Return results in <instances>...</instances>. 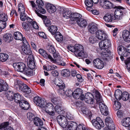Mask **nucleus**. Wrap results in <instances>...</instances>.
<instances>
[{
	"label": "nucleus",
	"mask_w": 130,
	"mask_h": 130,
	"mask_svg": "<svg viewBox=\"0 0 130 130\" xmlns=\"http://www.w3.org/2000/svg\"><path fill=\"white\" fill-rule=\"evenodd\" d=\"M57 121L59 125L64 128L67 126V130H76L77 124L72 121L67 122L66 118L63 115H59L57 118Z\"/></svg>",
	"instance_id": "obj_1"
},
{
	"label": "nucleus",
	"mask_w": 130,
	"mask_h": 130,
	"mask_svg": "<svg viewBox=\"0 0 130 130\" xmlns=\"http://www.w3.org/2000/svg\"><path fill=\"white\" fill-rule=\"evenodd\" d=\"M34 103L38 106L43 109V111H45V110H54V107L53 105L51 103H46L40 97L37 96L34 98L33 99Z\"/></svg>",
	"instance_id": "obj_2"
},
{
	"label": "nucleus",
	"mask_w": 130,
	"mask_h": 130,
	"mask_svg": "<svg viewBox=\"0 0 130 130\" xmlns=\"http://www.w3.org/2000/svg\"><path fill=\"white\" fill-rule=\"evenodd\" d=\"M29 2L32 8L34 9L35 8H36L35 12L37 15V13H39V12L42 14L45 13V10L41 7V6H42L44 4L41 0H36V3L37 5L35 4L33 1H30Z\"/></svg>",
	"instance_id": "obj_3"
},
{
	"label": "nucleus",
	"mask_w": 130,
	"mask_h": 130,
	"mask_svg": "<svg viewBox=\"0 0 130 130\" xmlns=\"http://www.w3.org/2000/svg\"><path fill=\"white\" fill-rule=\"evenodd\" d=\"M114 11V15L116 20H120L123 15L125 8L121 6H117Z\"/></svg>",
	"instance_id": "obj_4"
},
{
	"label": "nucleus",
	"mask_w": 130,
	"mask_h": 130,
	"mask_svg": "<svg viewBox=\"0 0 130 130\" xmlns=\"http://www.w3.org/2000/svg\"><path fill=\"white\" fill-rule=\"evenodd\" d=\"M91 122L93 125L98 129H100L104 126L103 121L99 117H97L96 119H93Z\"/></svg>",
	"instance_id": "obj_5"
},
{
	"label": "nucleus",
	"mask_w": 130,
	"mask_h": 130,
	"mask_svg": "<svg viewBox=\"0 0 130 130\" xmlns=\"http://www.w3.org/2000/svg\"><path fill=\"white\" fill-rule=\"evenodd\" d=\"M75 54L77 57H81L84 56L85 52L84 51V47L82 45L75 44Z\"/></svg>",
	"instance_id": "obj_6"
},
{
	"label": "nucleus",
	"mask_w": 130,
	"mask_h": 130,
	"mask_svg": "<svg viewBox=\"0 0 130 130\" xmlns=\"http://www.w3.org/2000/svg\"><path fill=\"white\" fill-rule=\"evenodd\" d=\"M13 66L16 71L21 72H23L26 68L25 64L21 62L14 63Z\"/></svg>",
	"instance_id": "obj_7"
},
{
	"label": "nucleus",
	"mask_w": 130,
	"mask_h": 130,
	"mask_svg": "<svg viewBox=\"0 0 130 130\" xmlns=\"http://www.w3.org/2000/svg\"><path fill=\"white\" fill-rule=\"evenodd\" d=\"M111 44L108 38L102 40L99 43V46L101 50L109 48Z\"/></svg>",
	"instance_id": "obj_8"
},
{
	"label": "nucleus",
	"mask_w": 130,
	"mask_h": 130,
	"mask_svg": "<svg viewBox=\"0 0 130 130\" xmlns=\"http://www.w3.org/2000/svg\"><path fill=\"white\" fill-rule=\"evenodd\" d=\"M54 84L56 85L57 88L59 89V92L61 90L63 91V92H64V89L65 87V85L60 79L58 78L55 79L54 81Z\"/></svg>",
	"instance_id": "obj_9"
},
{
	"label": "nucleus",
	"mask_w": 130,
	"mask_h": 130,
	"mask_svg": "<svg viewBox=\"0 0 130 130\" xmlns=\"http://www.w3.org/2000/svg\"><path fill=\"white\" fill-rule=\"evenodd\" d=\"M102 102L103 101H101L99 104H99V108L100 111L102 114L105 116H107L108 114V107Z\"/></svg>",
	"instance_id": "obj_10"
},
{
	"label": "nucleus",
	"mask_w": 130,
	"mask_h": 130,
	"mask_svg": "<svg viewBox=\"0 0 130 130\" xmlns=\"http://www.w3.org/2000/svg\"><path fill=\"white\" fill-rule=\"evenodd\" d=\"M100 3L101 6L106 9H110L113 6L112 3L106 0H101Z\"/></svg>",
	"instance_id": "obj_11"
},
{
	"label": "nucleus",
	"mask_w": 130,
	"mask_h": 130,
	"mask_svg": "<svg viewBox=\"0 0 130 130\" xmlns=\"http://www.w3.org/2000/svg\"><path fill=\"white\" fill-rule=\"evenodd\" d=\"M95 35L96 37L100 40H103L108 38L107 35L104 31L100 30L96 31Z\"/></svg>",
	"instance_id": "obj_12"
},
{
	"label": "nucleus",
	"mask_w": 130,
	"mask_h": 130,
	"mask_svg": "<svg viewBox=\"0 0 130 130\" xmlns=\"http://www.w3.org/2000/svg\"><path fill=\"white\" fill-rule=\"evenodd\" d=\"M94 66L99 69H101L104 67V64L102 60L99 58L94 59L93 62Z\"/></svg>",
	"instance_id": "obj_13"
},
{
	"label": "nucleus",
	"mask_w": 130,
	"mask_h": 130,
	"mask_svg": "<svg viewBox=\"0 0 130 130\" xmlns=\"http://www.w3.org/2000/svg\"><path fill=\"white\" fill-rule=\"evenodd\" d=\"M27 64L29 68L32 69L36 67L34 61V58L32 55H30L27 59Z\"/></svg>",
	"instance_id": "obj_14"
},
{
	"label": "nucleus",
	"mask_w": 130,
	"mask_h": 130,
	"mask_svg": "<svg viewBox=\"0 0 130 130\" xmlns=\"http://www.w3.org/2000/svg\"><path fill=\"white\" fill-rule=\"evenodd\" d=\"M92 94L90 93H87L85 95V101L88 103L93 104L94 102Z\"/></svg>",
	"instance_id": "obj_15"
},
{
	"label": "nucleus",
	"mask_w": 130,
	"mask_h": 130,
	"mask_svg": "<svg viewBox=\"0 0 130 130\" xmlns=\"http://www.w3.org/2000/svg\"><path fill=\"white\" fill-rule=\"evenodd\" d=\"M104 19L106 22H112L116 20L113 13L106 14L104 17Z\"/></svg>",
	"instance_id": "obj_16"
},
{
	"label": "nucleus",
	"mask_w": 130,
	"mask_h": 130,
	"mask_svg": "<svg viewBox=\"0 0 130 130\" xmlns=\"http://www.w3.org/2000/svg\"><path fill=\"white\" fill-rule=\"evenodd\" d=\"M19 91H21L27 94L31 93V90L30 88L26 85L23 83L20 86Z\"/></svg>",
	"instance_id": "obj_17"
},
{
	"label": "nucleus",
	"mask_w": 130,
	"mask_h": 130,
	"mask_svg": "<svg viewBox=\"0 0 130 130\" xmlns=\"http://www.w3.org/2000/svg\"><path fill=\"white\" fill-rule=\"evenodd\" d=\"M101 50H102L101 54V57L104 60H108L109 58V55H110L108 48L102 49Z\"/></svg>",
	"instance_id": "obj_18"
},
{
	"label": "nucleus",
	"mask_w": 130,
	"mask_h": 130,
	"mask_svg": "<svg viewBox=\"0 0 130 130\" xmlns=\"http://www.w3.org/2000/svg\"><path fill=\"white\" fill-rule=\"evenodd\" d=\"M19 103V105L21 108L22 109L27 110L29 108V105L28 102L24 100V99Z\"/></svg>",
	"instance_id": "obj_19"
},
{
	"label": "nucleus",
	"mask_w": 130,
	"mask_h": 130,
	"mask_svg": "<svg viewBox=\"0 0 130 130\" xmlns=\"http://www.w3.org/2000/svg\"><path fill=\"white\" fill-rule=\"evenodd\" d=\"M0 81L2 83H0V92L7 90L8 89V86L6 81L2 79L0 80Z\"/></svg>",
	"instance_id": "obj_20"
},
{
	"label": "nucleus",
	"mask_w": 130,
	"mask_h": 130,
	"mask_svg": "<svg viewBox=\"0 0 130 130\" xmlns=\"http://www.w3.org/2000/svg\"><path fill=\"white\" fill-rule=\"evenodd\" d=\"M38 15L43 20L44 23L46 27H48L51 24L50 20L47 18L46 16H44L40 13H37Z\"/></svg>",
	"instance_id": "obj_21"
},
{
	"label": "nucleus",
	"mask_w": 130,
	"mask_h": 130,
	"mask_svg": "<svg viewBox=\"0 0 130 130\" xmlns=\"http://www.w3.org/2000/svg\"><path fill=\"white\" fill-rule=\"evenodd\" d=\"M83 93V90L80 88L76 89L73 92V96L76 99L79 98L80 95Z\"/></svg>",
	"instance_id": "obj_22"
},
{
	"label": "nucleus",
	"mask_w": 130,
	"mask_h": 130,
	"mask_svg": "<svg viewBox=\"0 0 130 130\" xmlns=\"http://www.w3.org/2000/svg\"><path fill=\"white\" fill-rule=\"evenodd\" d=\"M22 52L24 54L26 55H30L32 53V52L30 47L28 45L26 46L23 45L21 47Z\"/></svg>",
	"instance_id": "obj_23"
},
{
	"label": "nucleus",
	"mask_w": 130,
	"mask_h": 130,
	"mask_svg": "<svg viewBox=\"0 0 130 130\" xmlns=\"http://www.w3.org/2000/svg\"><path fill=\"white\" fill-rule=\"evenodd\" d=\"M62 58H61L59 59V57L58 59H54L52 57L50 61L53 63H57L62 66H65L66 64L62 61Z\"/></svg>",
	"instance_id": "obj_24"
},
{
	"label": "nucleus",
	"mask_w": 130,
	"mask_h": 130,
	"mask_svg": "<svg viewBox=\"0 0 130 130\" xmlns=\"http://www.w3.org/2000/svg\"><path fill=\"white\" fill-rule=\"evenodd\" d=\"M89 31L92 34H94L97 29L96 24L91 23L89 25L88 27Z\"/></svg>",
	"instance_id": "obj_25"
},
{
	"label": "nucleus",
	"mask_w": 130,
	"mask_h": 130,
	"mask_svg": "<svg viewBox=\"0 0 130 130\" xmlns=\"http://www.w3.org/2000/svg\"><path fill=\"white\" fill-rule=\"evenodd\" d=\"M122 36L125 40L128 42H130V32L127 30H123Z\"/></svg>",
	"instance_id": "obj_26"
},
{
	"label": "nucleus",
	"mask_w": 130,
	"mask_h": 130,
	"mask_svg": "<svg viewBox=\"0 0 130 130\" xmlns=\"http://www.w3.org/2000/svg\"><path fill=\"white\" fill-rule=\"evenodd\" d=\"M20 18L23 21H26V22L29 23L31 22L32 21V19L27 15L25 13L20 14Z\"/></svg>",
	"instance_id": "obj_27"
},
{
	"label": "nucleus",
	"mask_w": 130,
	"mask_h": 130,
	"mask_svg": "<svg viewBox=\"0 0 130 130\" xmlns=\"http://www.w3.org/2000/svg\"><path fill=\"white\" fill-rule=\"evenodd\" d=\"M47 11L50 13H54L56 11V7L51 4H47L46 6Z\"/></svg>",
	"instance_id": "obj_28"
},
{
	"label": "nucleus",
	"mask_w": 130,
	"mask_h": 130,
	"mask_svg": "<svg viewBox=\"0 0 130 130\" xmlns=\"http://www.w3.org/2000/svg\"><path fill=\"white\" fill-rule=\"evenodd\" d=\"M76 23L79 26L82 27H85L87 25L86 20L83 18H81L79 20H77Z\"/></svg>",
	"instance_id": "obj_29"
},
{
	"label": "nucleus",
	"mask_w": 130,
	"mask_h": 130,
	"mask_svg": "<svg viewBox=\"0 0 130 130\" xmlns=\"http://www.w3.org/2000/svg\"><path fill=\"white\" fill-rule=\"evenodd\" d=\"M39 52L40 54L46 59H49L51 60L52 58V57L50 55L48 54L45 51L42 49H40L39 50Z\"/></svg>",
	"instance_id": "obj_30"
},
{
	"label": "nucleus",
	"mask_w": 130,
	"mask_h": 130,
	"mask_svg": "<svg viewBox=\"0 0 130 130\" xmlns=\"http://www.w3.org/2000/svg\"><path fill=\"white\" fill-rule=\"evenodd\" d=\"M14 99V101L17 103H19L21 100L23 99L22 96L18 93H15L13 95Z\"/></svg>",
	"instance_id": "obj_31"
},
{
	"label": "nucleus",
	"mask_w": 130,
	"mask_h": 130,
	"mask_svg": "<svg viewBox=\"0 0 130 130\" xmlns=\"http://www.w3.org/2000/svg\"><path fill=\"white\" fill-rule=\"evenodd\" d=\"M122 125L125 127L130 125V118L127 117L123 119L121 121Z\"/></svg>",
	"instance_id": "obj_32"
},
{
	"label": "nucleus",
	"mask_w": 130,
	"mask_h": 130,
	"mask_svg": "<svg viewBox=\"0 0 130 130\" xmlns=\"http://www.w3.org/2000/svg\"><path fill=\"white\" fill-rule=\"evenodd\" d=\"M62 13L63 17L67 19L70 18L72 14L71 11L68 9H64Z\"/></svg>",
	"instance_id": "obj_33"
},
{
	"label": "nucleus",
	"mask_w": 130,
	"mask_h": 130,
	"mask_svg": "<svg viewBox=\"0 0 130 130\" xmlns=\"http://www.w3.org/2000/svg\"><path fill=\"white\" fill-rule=\"evenodd\" d=\"M34 123L35 125L38 126H42L43 124L42 120L37 117H36L34 118Z\"/></svg>",
	"instance_id": "obj_34"
},
{
	"label": "nucleus",
	"mask_w": 130,
	"mask_h": 130,
	"mask_svg": "<svg viewBox=\"0 0 130 130\" xmlns=\"http://www.w3.org/2000/svg\"><path fill=\"white\" fill-rule=\"evenodd\" d=\"M95 99H96V105L94 106V108L96 107V106H97V104H99L100 102H101L102 101L101 96L100 93L98 91H96L95 92Z\"/></svg>",
	"instance_id": "obj_35"
},
{
	"label": "nucleus",
	"mask_w": 130,
	"mask_h": 130,
	"mask_svg": "<svg viewBox=\"0 0 130 130\" xmlns=\"http://www.w3.org/2000/svg\"><path fill=\"white\" fill-rule=\"evenodd\" d=\"M31 22L26 23V22H23L22 23V26L23 28L25 30L28 31L29 29L31 26Z\"/></svg>",
	"instance_id": "obj_36"
},
{
	"label": "nucleus",
	"mask_w": 130,
	"mask_h": 130,
	"mask_svg": "<svg viewBox=\"0 0 130 130\" xmlns=\"http://www.w3.org/2000/svg\"><path fill=\"white\" fill-rule=\"evenodd\" d=\"M3 39L5 42H9L12 40L13 37L11 35L6 34L4 35Z\"/></svg>",
	"instance_id": "obj_37"
},
{
	"label": "nucleus",
	"mask_w": 130,
	"mask_h": 130,
	"mask_svg": "<svg viewBox=\"0 0 130 130\" xmlns=\"http://www.w3.org/2000/svg\"><path fill=\"white\" fill-rule=\"evenodd\" d=\"M48 30L52 34L54 35L57 32L58 29L55 26L51 25L48 27Z\"/></svg>",
	"instance_id": "obj_38"
},
{
	"label": "nucleus",
	"mask_w": 130,
	"mask_h": 130,
	"mask_svg": "<svg viewBox=\"0 0 130 130\" xmlns=\"http://www.w3.org/2000/svg\"><path fill=\"white\" fill-rule=\"evenodd\" d=\"M122 93L119 89L116 90L115 92V95L116 99L117 100H120L122 98Z\"/></svg>",
	"instance_id": "obj_39"
},
{
	"label": "nucleus",
	"mask_w": 130,
	"mask_h": 130,
	"mask_svg": "<svg viewBox=\"0 0 130 130\" xmlns=\"http://www.w3.org/2000/svg\"><path fill=\"white\" fill-rule=\"evenodd\" d=\"M105 124L107 126L110 127L114 126L111 118L107 117L105 119Z\"/></svg>",
	"instance_id": "obj_40"
},
{
	"label": "nucleus",
	"mask_w": 130,
	"mask_h": 130,
	"mask_svg": "<svg viewBox=\"0 0 130 130\" xmlns=\"http://www.w3.org/2000/svg\"><path fill=\"white\" fill-rule=\"evenodd\" d=\"M32 69L30 68H26L23 73L25 74L28 76H33Z\"/></svg>",
	"instance_id": "obj_41"
},
{
	"label": "nucleus",
	"mask_w": 130,
	"mask_h": 130,
	"mask_svg": "<svg viewBox=\"0 0 130 130\" xmlns=\"http://www.w3.org/2000/svg\"><path fill=\"white\" fill-rule=\"evenodd\" d=\"M18 9L20 14L25 13V8L24 6L21 3L18 4Z\"/></svg>",
	"instance_id": "obj_42"
},
{
	"label": "nucleus",
	"mask_w": 130,
	"mask_h": 130,
	"mask_svg": "<svg viewBox=\"0 0 130 130\" xmlns=\"http://www.w3.org/2000/svg\"><path fill=\"white\" fill-rule=\"evenodd\" d=\"M118 53L120 56L123 55L124 57H126L128 56V52L130 53V46L127 49V52L126 50H124V52L121 51H117Z\"/></svg>",
	"instance_id": "obj_43"
},
{
	"label": "nucleus",
	"mask_w": 130,
	"mask_h": 130,
	"mask_svg": "<svg viewBox=\"0 0 130 130\" xmlns=\"http://www.w3.org/2000/svg\"><path fill=\"white\" fill-rule=\"evenodd\" d=\"M8 58V55L6 53H0V60L2 62L6 61Z\"/></svg>",
	"instance_id": "obj_44"
},
{
	"label": "nucleus",
	"mask_w": 130,
	"mask_h": 130,
	"mask_svg": "<svg viewBox=\"0 0 130 130\" xmlns=\"http://www.w3.org/2000/svg\"><path fill=\"white\" fill-rule=\"evenodd\" d=\"M22 83L21 81L16 79L14 80V88L16 89L17 90L19 91L20 87V86L21 85Z\"/></svg>",
	"instance_id": "obj_45"
},
{
	"label": "nucleus",
	"mask_w": 130,
	"mask_h": 130,
	"mask_svg": "<svg viewBox=\"0 0 130 130\" xmlns=\"http://www.w3.org/2000/svg\"><path fill=\"white\" fill-rule=\"evenodd\" d=\"M13 37L15 39L20 40L22 39V35L20 32L16 31L14 33Z\"/></svg>",
	"instance_id": "obj_46"
},
{
	"label": "nucleus",
	"mask_w": 130,
	"mask_h": 130,
	"mask_svg": "<svg viewBox=\"0 0 130 130\" xmlns=\"http://www.w3.org/2000/svg\"><path fill=\"white\" fill-rule=\"evenodd\" d=\"M55 38L58 41L61 42L63 40V37L60 33L57 31L56 34H54Z\"/></svg>",
	"instance_id": "obj_47"
},
{
	"label": "nucleus",
	"mask_w": 130,
	"mask_h": 130,
	"mask_svg": "<svg viewBox=\"0 0 130 130\" xmlns=\"http://www.w3.org/2000/svg\"><path fill=\"white\" fill-rule=\"evenodd\" d=\"M82 112L84 114H85L89 118H90L92 116V114L90 111L87 108L83 109Z\"/></svg>",
	"instance_id": "obj_48"
},
{
	"label": "nucleus",
	"mask_w": 130,
	"mask_h": 130,
	"mask_svg": "<svg viewBox=\"0 0 130 130\" xmlns=\"http://www.w3.org/2000/svg\"><path fill=\"white\" fill-rule=\"evenodd\" d=\"M113 107L115 110H117L121 108V104L119 101H115L113 103Z\"/></svg>",
	"instance_id": "obj_49"
},
{
	"label": "nucleus",
	"mask_w": 130,
	"mask_h": 130,
	"mask_svg": "<svg viewBox=\"0 0 130 130\" xmlns=\"http://www.w3.org/2000/svg\"><path fill=\"white\" fill-rule=\"evenodd\" d=\"M130 94L129 95L128 93L126 92H125L122 93V98L123 101H126L128 100H129V98L130 97Z\"/></svg>",
	"instance_id": "obj_50"
},
{
	"label": "nucleus",
	"mask_w": 130,
	"mask_h": 130,
	"mask_svg": "<svg viewBox=\"0 0 130 130\" xmlns=\"http://www.w3.org/2000/svg\"><path fill=\"white\" fill-rule=\"evenodd\" d=\"M55 111L58 114H62L63 109L59 105L56 106L54 108Z\"/></svg>",
	"instance_id": "obj_51"
},
{
	"label": "nucleus",
	"mask_w": 130,
	"mask_h": 130,
	"mask_svg": "<svg viewBox=\"0 0 130 130\" xmlns=\"http://www.w3.org/2000/svg\"><path fill=\"white\" fill-rule=\"evenodd\" d=\"M0 19L1 21H6L8 19V17L7 14L4 12H2L0 14Z\"/></svg>",
	"instance_id": "obj_52"
},
{
	"label": "nucleus",
	"mask_w": 130,
	"mask_h": 130,
	"mask_svg": "<svg viewBox=\"0 0 130 130\" xmlns=\"http://www.w3.org/2000/svg\"><path fill=\"white\" fill-rule=\"evenodd\" d=\"M64 92H63V91L61 90L60 92L62 93H64L68 96H71L72 95L73 96V92L71 89H67L65 92L64 90Z\"/></svg>",
	"instance_id": "obj_53"
},
{
	"label": "nucleus",
	"mask_w": 130,
	"mask_h": 130,
	"mask_svg": "<svg viewBox=\"0 0 130 130\" xmlns=\"http://www.w3.org/2000/svg\"><path fill=\"white\" fill-rule=\"evenodd\" d=\"M13 93L11 91H9L7 92L6 97L7 99L10 101H12L14 99Z\"/></svg>",
	"instance_id": "obj_54"
},
{
	"label": "nucleus",
	"mask_w": 130,
	"mask_h": 130,
	"mask_svg": "<svg viewBox=\"0 0 130 130\" xmlns=\"http://www.w3.org/2000/svg\"><path fill=\"white\" fill-rule=\"evenodd\" d=\"M97 38L95 36H91L89 38V42L92 44L95 43L97 41Z\"/></svg>",
	"instance_id": "obj_55"
},
{
	"label": "nucleus",
	"mask_w": 130,
	"mask_h": 130,
	"mask_svg": "<svg viewBox=\"0 0 130 130\" xmlns=\"http://www.w3.org/2000/svg\"><path fill=\"white\" fill-rule=\"evenodd\" d=\"M62 73L63 75L64 76L66 77H68L70 75V72L68 69H65L63 70L62 72Z\"/></svg>",
	"instance_id": "obj_56"
},
{
	"label": "nucleus",
	"mask_w": 130,
	"mask_h": 130,
	"mask_svg": "<svg viewBox=\"0 0 130 130\" xmlns=\"http://www.w3.org/2000/svg\"><path fill=\"white\" fill-rule=\"evenodd\" d=\"M57 68V67L53 64L48 65L46 67V70L47 71H49L54 70Z\"/></svg>",
	"instance_id": "obj_57"
},
{
	"label": "nucleus",
	"mask_w": 130,
	"mask_h": 130,
	"mask_svg": "<svg viewBox=\"0 0 130 130\" xmlns=\"http://www.w3.org/2000/svg\"><path fill=\"white\" fill-rule=\"evenodd\" d=\"M85 5L88 7H92L93 6L92 0H85Z\"/></svg>",
	"instance_id": "obj_58"
},
{
	"label": "nucleus",
	"mask_w": 130,
	"mask_h": 130,
	"mask_svg": "<svg viewBox=\"0 0 130 130\" xmlns=\"http://www.w3.org/2000/svg\"><path fill=\"white\" fill-rule=\"evenodd\" d=\"M27 116L28 119L30 121L33 120V119L35 118L34 115L30 112H29L27 114Z\"/></svg>",
	"instance_id": "obj_59"
},
{
	"label": "nucleus",
	"mask_w": 130,
	"mask_h": 130,
	"mask_svg": "<svg viewBox=\"0 0 130 130\" xmlns=\"http://www.w3.org/2000/svg\"><path fill=\"white\" fill-rule=\"evenodd\" d=\"M6 124L5 126H4V129L2 130H14L13 128L9 126V123L7 122H5Z\"/></svg>",
	"instance_id": "obj_60"
},
{
	"label": "nucleus",
	"mask_w": 130,
	"mask_h": 130,
	"mask_svg": "<svg viewBox=\"0 0 130 130\" xmlns=\"http://www.w3.org/2000/svg\"><path fill=\"white\" fill-rule=\"evenodd\" d=\"M75 48V45L74 46L70 45L67 47V48L68 50L71 52L73 53H75V51H76Z\"/></svg>",
	"instance_id": "obj_61"
},
{
	"label": "nucleus",
	"mask_w": 130,
	"mask_h": 130,
	"mask_svg": "<svg viewBox=\"0 0 130 130\" xmlns=\"http://www.w3.org/2000/svg\"><path fill=\"white\" fill-rule=\"evenodd\" d=\"M6 21H0V27L2 29L4 28L6 26Z\"/></svg>",
	"instance_id": "obj_62"
},
{
	"label": "nucleus",
	"mask_w": 130,
	"mask_h": 130,
	"mask_svg": "<svg viewBox=\"0 0 130 130\" xmlns=\"http://www.w3.org/2000/svg\"><path fill=\"white\" fill-rule=\"evenodd\" d=\"M66 117L69 119H73V116L70 112H67L66 115Z\"/></svg>",
	"instance_id": "obj_63"
},
{
	"label": "nucleus",
	"mask_w": 130,
	"mask_h": 130,
	"mask_svg": "<svg viewBox=\"0 0 130 130\" xmlns=\"http://www.w3.org/2000/svg\"><path fill=\"white\" fill-rule=\"evenodd\" d=\"M87 129L85 127H84L81 124H79L78 125V127H77V130H87Z\"/></svg>",
	"instance_id": "obj_64"
}]
</instances>
